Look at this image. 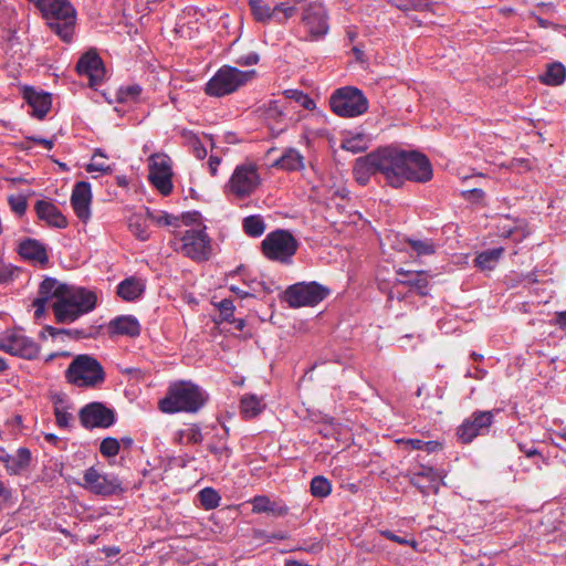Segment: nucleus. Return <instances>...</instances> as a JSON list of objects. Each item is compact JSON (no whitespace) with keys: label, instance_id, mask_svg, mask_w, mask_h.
<instances>
[{"label":"nucleus","instance_id":"54","mask_svg":"<svg viewBox=\"0 0 566 566\" xmlns=\"http://www.w3.org/2000/svg\"><path fill=\"white\" fill-rule=\"evenodd\" d=\"M462 197L471 202H482L485 198V192L480 188H473L463 191Z\"/></svg>","mask_w":566,"mask_h":566},{"label":"nucleus","instance_id":"4","mask_svg":"<svg viewBox=\"0 0 566 566\" xmlns=\"http://www.w3.org/2000/svg\"><path fill=\"white\" fill-rule=\"evenodd\" d=\"M207 397L199 386L191 381H177L169 386L165 398L159 401V409L165 413L197 412Z\"/></svg>","mask_w":566,"mask_h":566},{"label":"nucleus","instance_id":"2","mask_svg":"<svg viewBox=\"0 0 566 566\" xmlns=\"http://www.w3.org/2000/svg\"><path fill=\"white\" fill-rule=\"evenodd\" d=\"M405 151L398 147L386 146L358 157L353 167L356 181L366 186L371 176L381 174L389 186L400 188Z\"/></svg>","mask_w":566,"mask_h":566},{"label":"nucleus","instance_id":"7","mask_svg":"<svg viewBox=\"0 0 566 566\" xmlns=\"http://www.w3.org/2000/svg\"><path fill=\"white\" fill-rule=\"evenodd\" d=\"M329 106L340 117H356L367 112L368 101L360 90L345 86L331 95Z\"/></svg>","mask_w":566,"mask_h":566},{"label":"nucleus","instance_id":"29","mask_svg":"<svg viewBox=\"0 0 566 566\" xmlns=\"http://www.w3.org/2000/svg\"><path fill=\"white\" fill-rule=\"evenodd\" d=\"M54 416L56 424L60 428L69 429L72 426L73 415L69 411V406L62 396L54 398Z\"/></svg>","mask_w":566,"mask_h":566},{"label":"nucleus","instance_id":"33","mask_svg":"<svg viewBox=\"0 0 566 566\" xmlns=\"http://www.w3.org/2000/svg\"><path fill=\"white\" fill-rule=\"evenodd\" d=\"M253 512L254 513H273L276 515H284L286 513V509H276L274 502H272L268 496H255L252 500Z\"/></svg>","mask_w":566,"mask_h":566},{"label":"nucleus","instance_id":"15","mask_svg":"<svg viewBox=\"0 0 566 566\" xmlns=\"http://www.w3.org/2000/svg\"><path fill=\"white\" fill-rule=\"evenodd\" d=\"M328 293L323 285H289L283 297L291 307L314 306Z\"/></svg>","mask_w":566,"mask_h":566},{"label":"nucleus","instance_id":"6","mask_svg":"<svg viewBox=\"0 0 566 566\" xmlns=\"http://www.w3.org/2000/svg\"><path fill=\"white\" fill-rule=\"evenodd\" d=\"M65 377L77 387H96L104 382L103 366L90 355H78L69 365Z\"/></svg>","mask_w":566,"mask_h":566},{"label":"nucleus","instance_id":"34","mask_svg":"<svg viewBox=\"0 0 566 566\" xmlns=\"http://www.w3.org/2000/svg\"><path fill=\"white\" fill-rule=\"evenodd\" d=\"M128 227L138 239L145 241L149 238L146 218L142 214H133L128 220Z\"/></svg>","mask_w":566,"mask_h":566},{"label":"nucleus","instance_id":"5","mask_svg":"<svg viewBox=\"0 0 566 566\" xmlns=\"http://www.w3.org/2000/svg\"><path fill=\"white\" fill-rule=\"evenodd\" d=\"M256 76L255 70L241 71L234 66L223 65L207 82L205 93L222 97L234 93Z\"/></svg>","mask_w":566,"mask_h":566},{"label":"nucleus","instance_id":"23","mask_svg":"<svg viewBox=\"0 0 566 566\" xmlns=\"http://www.w3.org/2000/svg\"><path fill=\"white\" fill-rule=\"evenodd\" d=\"M19 254L33 264L44 265L49 262L46 248L35 239L23 240L18 248Z\"/></svg>","mask_w":566,"mask_h":566},{"label":"nucleus","instance_id":"11","mask_svg":"<svg viewBox=\"0 0 566 566\" xmlns=\"http://www.w3.org/2000/svg\"><path fill=\"white\" fill-rule=\"evenodd\" d=\"M80 485L88 492L101 496H111L124 492L122 482L116 475L104 474L94 467L85 470L83 482Z\"/></svg>","mask_w":566,"mask_h":566},{"label":"nucleus","instance_id":"32","mask_svg":"<svg viewBox=\"0 0 566 566\" xmlns=\"http://www.w3.org/2000/svg\"><path fill=\"white\" fill-rule=\"evenodd\" d=\"M566 69L562 63H552L548 65L543 82L547 85H559L565 81Z\"/></svg>","mask_w":566,"mask_h":566},{"label":"nucleus","instance_id":"22","mask_svg":"<svg viewBox=\"0 0 566 566\" xmlns=\"http://www.w3.org/2000/svg\"><path fill=\"white\" fill-rule=\"evenodd\" d=\"M39 219L45 221L49 226L59 229L67 227V220L60 209L50 201L38 200L34 206Z\"/></svg>","mask_w":566,"mask_h":566},{"label":"nucleus","instance_id":"37","mask_svg":"<svg viewBox=\"0 0 566 566\" xmlns=\"http://www.w3.org/2000/svg\"><path fill=\"white\" fill-rule=\"evenodd\" d=\"M331 482L323 475H317L311 481V493L315 497H326L331 494Z\"/></svg>","mask_w":566,"mask_h":566},{"label":"nucleus","instance_id":"41","mask_svg":"<svg viewBox=\"0 0 566 566\" xmlns=\"http://www.w3.org/2000/svg\"><path fill=\"white\" fill-rule=\"evenodd\" d=\"M178 434L180 443H200L203 439L200 428L196 424L179 431Z\"/></svg>","mask_w":566,"mask_h":566},{"label":"nucleus","instance_id":"56","mask_svg":"<svg viewBox=\"0 0 566 566\" xmlns=\"http://www.w3.org/2000/svg\"><path fill=\"white\" fill-rule=\"evenodd\" d=\"M407 274H411V273H415V277H410L406 281H398L397 283H410V284H413V283H421V282H427L428 280V274L426 272H420V271H406Z\"/></svg>","mask_w":566,"mask_h":566},{"label":"nucleus","instance_id":"17","mask_svg":"<svg viewBox=\"0 0 566 566\" xmlns=\"http://www.w3.org/2000/svg\"><path fill=\"white\" fill-rule=\"evenodd\" d=\"M78 417L85 429L108 428L115 422L114 411L102 402L85 405L80 410Z\"/></svg>","mask_w":566,"mask_h":566},{"label":"nucleus","instance_id":"19","mask_svg":"<svg viewBox=\"0 0 566 566\" xmlns=\"http://www.w3.org/2000/svg\"><path fill=\"white\" fill-rule=\"evenodd\" d=\"M76 71L80 75L87 76L92 86L102 82L105 74L104 63L94 50L87 51L80 57Z\"/></svg>","mask_w":566,"mask_h":566},{"label":"nucleus","instance_id":"1","mask_svg":"<svg viewBox=\"0 0 566 566\" xmlns=\"http://www.w3.org/2000/svg\"><path fill=\"white\" fill-rule=\"evenodd\" d=\"M96 294L75 285H40L39 295L33 300L34 317L41 318L50 304L59 323H71L90 313L96 306Z\"/></svg>","mask_w":566,"mask_h":566},{"label":"nucleus","instance_id":"28","mask_svg":"<svg viewBox=\"0 0 566 566\" xmlns=\"http://www.w3.org/2000/svg\"><path fill=\"white\" fill-rule=\"evenodd\" d=\"M504 253V248L482 251L474 259V264L481 270H493Z\"/></svg>","mask_w":566,"mask_h":566},{"label":"nucleus","instance_id":"3","mask_svg":"<svg viewBox=\"0 0 566 566\" xmlns=\"http://www.w3.org/2000/svg\"><path fill=\"white\" fill-rule=\"evenodd\" d=\"M41 14L48 28L63 42L73 39L77 12L70 0H42Z\"/></svg>","mask_w":566,"mask_h":566},{"label":"nucleus","instance_id":"61","mask_svg":"<svg viewBox=\"0 0 566 566\" xmlns=\"http://www.w3.org/2000/svg\"><path fill=\"white\" fill-rule=\"evenodd\" d=\"M193 154L198 159H203L207 156V149L197 140L193 143Z\"/></svg>","mask_w":566,"mask_h":566},{"label":"nucleus","instance_id":"16","mask_svg":"<svg viewBox=\"0 0 566 566\" xmlns=\"http://www.w3.org/2000/svg\"><path fill=\"white\" fill-rule=\"evenodd\" d=\"M182 253L193 260H207L211 245L208 234L203 230H187L180 238Z\"/></svg>","mask_w":566,"mask_h":566},{"label":"nucleus","instance_id":"14","mask_svg":"<svg viewBox=\"0 0 566 566\" xmlns=\"http://www.w3.org/2000/svg\"><path fill=\"white\" fill-rule=\"evenodd\" d=\"M149 180L164 196L172 191L171 159L165 154H154L149 157Z\"/></svg>","mask_w":566,"mask_h":566},{"label":"nucleus","instance_id":"10","mask_svg":"<svg viewBox=\"0 0 566 566\" xmlns=\"http://www.w3.org/2000/svg\"><path fill=\"white\" fill-rule=\"evenodd\" d=\"M433 170L429 158L418 150H406L402 164L401 187L406 181L424 184L432 179Z\"/></svg>","mask_w":566,"mask_h":566},{"label":"nucleus","instance_id":"44","mask_svg":"<svg viewBox=\"0 0 566 566\" xmlns=\"http://www.w3.org/2000/svg\"><path fill=\"white\" fill-rule=\"evenodd\" d=\"M22 271L18 266L0 262V283H8L20 279Z\"/></svg>","mask_w":566,"mask_h":566},{"label":"nucleus","instance_id":"26","mask_svg":"<svg viewBox=\"0 0 566 566\" xmlns=\"http://www.w3.org/2000/svg\"><path fill=\"white\" fill-rule=\"evenodd\" d=\"M273 166L287 171H295L304 167V158L297 150L290 148L274 161Z\"/></svg>","mask_w":566,"mask_h":566},{"label":"nucleus","instance_id":"52","mask_svg":"<svg viewBox=\"0 0 566 566\" xmlns=\"http://www.w3.org/2000/svg\"><path fill=\"white\" fill-rule=\"evenodd\" d=\"M260 60V56L255 52H249L247 54L239 55L234 59V63L242 65V66H250L258 64Z\"/></svg>","mask_w":566,"mask_h":566},{"label":"nucleus","instance_id":"42","mask_svg":"<svg viewBox=\"0 0 566 566\" xmlns=\"http://www.w3.org/2000/svg\"><path fill=\"white\" fill-rule=\"evenodd\" d=\"M147 218H149L153 222H155L158 226H179V218L166 212H160L156 214L147 209Z\"/></svg>","mask_w":566,"mask_h":566},{"label":"nucleus","instance_id":"48","mask_svg":"<svg viewBox=\"0 0 566 566\" xmlns=\"http://www.w3.org/2000/svg\"><path fill=\"white\" fill-rule=\"evenodd\" d=\"M214 306L218 307L221 316V321L231 322L234 317V305L233 302L229 298H223L218 303H213Z\"/></svg>","mask_w":566,"mask_h":566},{"label":"nucleus","instance_id":"27","mask_svg":"<svg viewBox=\"0 0 566 566\" xmlns=\"http://www.w3.org/2000/svg\"><path fill=\"white\" fill-rule=\"evenodd\" d=\"M264 409L262 400L256 395H244L240 400V413L244 419L259 416Z\"/></svg>","mask_w":566,"mask_h":566},{"label":"nucleus","instance_id":"25","mask_svg":"<svg viewBox=\"0 0 566 566\" xmlns=\"http://www.w3.org/2000/svg\"><path fill=\"white\" fill-rule=\"evenodd\" d=\"M31 461V453L27 448H20L15 454H11L6 469L10 475H19L27 470Z\"/></svg>","mask_w":566,"mask_h":566},{"label":"nucleus","instance_id":"45","mask_svg":"<svg viewBox=\"0 0 566 566\" xmlns=\"http://www.w3.org/2000/svg\"><path fill=\"white\" fill-rule=\"evenodd\" d=\"M343 148L354 154H357L367 149V144L363 135H357L352 138L345 139L343 142Z\"/></svg>","mask_w":566,"mask_h":566},{"label":"nucleus","instance_id":"39","mask_svg":"<svg viewBox=\"0 0 566 566\" xmlns=\"http://www.w3.org/2000/svg\"><path fill=\"white\" fill-rule=\"evenodd\" d=\"M284 95L286 98L297 102L305 109L312 111L316 106L314 99L300 90H286Z\"/></svg>","mask_w":566,"mask_h":566},{"label":"nucleus","instance_id":"43","mask_svg":"<svg viewBox=\"0 0 566 566\" xmlns=\"http://www.w3.org/2000/svg\"><path fill=\"white\" fill-rule=\"evenodd\" d=\"M142 93V87L137 84L120 87L117 92V98L122 103L134 102Z\"/></svg>","mask_w":566,"mask_h":566},{"label":"nucleus","instance_id":"62","mask_svg":"<svg viewBox=\"0 0 566 566\" xmlns=\"http://www.w3.org/2000/svg\"><path fill=\"white\" fill-rule=\"evenodd\" d=\"M520 450L525 453L527 458H532L535 455H539V452L533 447H527L525 444H520Z\"/></svg>","mask_w":566,"mask_h":566},{"label":"nucleus","instance_id":"63","mask_svg":"<svg viewBox=\"0 0 566 566\" xmlns=\"http://www.w3.org/2000/svg\"><path fill=\"white\" fill-rule=\"evenodd\" d=\"M554 323L563 329L566 328V311L556 313Z\"/></svg>","mask_w":566,"mask_h":566},{"label":"nucleus","instance_id":"21","mask_svg":"<svg viewBox=\"0 0 566 566\" xmlns=\"http://www.w3.org/2000/svg\"><path fill=\"white\" fill-rule=\"evenodd\" d=\"M106 328L109 337L126 336L134 338L139 336L142 331L138 319L133 315H118L108 322Z\"/></svg>","mask_w":566,"mask_h":566},{"label":"nucleus","instance_id":"38","mask_svg":"<svg viewBox=\"0 0 566 566\" xmlns=\"http://www.w3.org/2000/svg\"><path fill=\"white\" fill-rule=\"evenodd\" d=\"M199 500L202 507L206 510H212L219 506L221 499L217 491L211 488H206L199 492Z\"/></svg>","mask_w":566,"mask_h":566},{"label":"nucleus","instance_id":"58","mask_svg":"<svg viewBox=\"0 0 566 566\" xmlns=\"http://www.w3.org/2000/svg\"><path fill=\"white\" fill-rule=\"evenodd\" d=\"M28 139L35 144L44 146L49 150L52 149L54 146V143L52 139H46V138L35 137V136L29 137Z\"/></svg>","mask_w":566,"mask_h":566},{"label":"nucleus","instance_id":"40","mask_svg":"<svg viewBox=\"0 0 566 566\" xmlns=\"http://www.w3.org/2000/svg\"><path fill=\"white\" fill-rule=\"evenodd\" d=\"M273 10V21L277 23H283L290 18H292L296 9L295 7L286 6L284 2L276 3L274 7H272Z\"/></svg>","mask_w":566,"mask_h":566},{"label":"nucleus","instance_id":"13","mask_svg":"<svg viewBox=\"0 0 566 566\" xmlns=\"http://www.w3.org/2000/svg\"><path fill=\"white\" fill-rule=\"evenodd\" d=\"M0 349L24 359L36 358L40 350L39 345L21 329L7 331L0 335Z\"/></svg>","mask_w":566,"mask_h":566},{"label":"nucleus","instance_id":"35","mask_svg":"<svg viewBox=\"0 0 566 566\" xmlns=\"http://www.w3.org/2000/svg\"><path fill=\"white\" fill-rule=\"evenodd\" d=\"M144 292V285H117L116 290V294L126 302L139 300Z\"/></svg>","mask_w":566,"mask_h":566},{"label":"nucleus","instance_id":"64","mask_svg":"<svg viewBox=\"0 0 566 566\" xmlns=\"http://www.w3.org/2000/svg\"><path fill=\"white\" fill-rule=\"evenodd\" d=\"M410 290L409 292L411 293H417L419 295H426L427 292L424 291L427 285H419V284H416V285H410Z\"/></svg>","mask_w":566,"mask_h":566},{"label":"nucleus","instance_id":"9","mask_svg":"<svg viewBox=\"0 0 566 566\" xmlns=\"http://www.w3.org/2000/svg\"><path fill=\"white\" fill-rule=\"evenodd\" d=\"M298 248L297 240L287 230H275L261 242L264 256L271 261L289 263Z\"/></svg>","mask_w":566,"mask_h":566},{"label":"nucleus","instance_id":"24","mask_svg":"<svg viewBox=\"0 0 566 566\" xmlns=\"http://www.w3.org/2000/svg\"><path fill=\"white\" fill-rule=\"evenodd\" d=\"M25 98L32 109L31 114L39 119H43L51 108V95L49 93H39L34 90H28L25 91Z\"/></svg>","mask_w":566,"mask_h":566},{"label":"nucleus","instance_id":"53","mask_svg":"<svg viewBox=\"0 0 566 566\" xmlns=\"http://www.w3.org/2000/svg\"><path fill=\"white\" fill-rule=\"evenodd\" d=\"M381 536L386 537L387 539L394 541L396 543L402 544V545H410L413 548H417L418 543L415 539H407L405 537L398 536L394 534L391 531L385 530L380 531Z\"/></svg>","mask_w":566,"mask_h":566},{"label":"nucleus","instance_id":"60","mask_svg":"<svg viewBox=\"0 0 566 566\" xmlns=\"http://www.w3.org/2000/svg\"><path fill=\"white\" fill-rule=\"evenodd\" d=\"M400 442L410 446V448L413 450H421L424 448V441H422L420 439H407V440H400Z\"/></svg>","mask_w":566,"mask_h":566},{"label":"nucleus","instance_id":"57","mask_svg":"<svg viewBox=\"0 0 566 566\" xmlns=\"http://www.w3.org/2000/svg\"><path fill=\"white\" fill-rule=\"evenodd\" d=\"M221 163V159L218 156L211 155L208 160V167L211 176H217L218 167Z\"/></svg>","mask_w":566,"mask_h":566},{"label":"nucleus","instance_id":"31","mask_svg":"<svg viewBox=\"0 0 566 566\" xmlns=\"http://www.w3.org/2000/svg\"><path fill=\"white\" fill-rule=\"evenodd\" d=\"M243 231L252 238L261 237L265 231V223L261 216L253 214L243 219Z\"/></svg>","mask_w":566,"mask_h":566},{"label":"nucleus","instance_id":"18","mask_svg":"<svg viewBox=\"0 0 566 566\" xmlns=\"http://www.w3.org/2000/svg\"><path fill=\"white\" fill-rule=\"evenodd\" d=\"M492 422V411H475L458 428L457 434L463 443H470L478 436L488 433Z\"/></svg>","mask_w":566,"mask_h":566},{"label":"nucleus","instance_id":"36","mask_svg":"<svg viewBox=\"0 0 566 566\" xmlns=\"http://www.w3.org/2000/svg\"><path fill=\"white\" fill-rule=\"evenodd\" d=\"M408 244L412 252L418 256L431 255L436 253L437 247L431 240H412L409 239Z\"/></svg>","mask_w":566,"mask_h":566},{"label":"nucleus","instance_id":"20","mask_svg":"<svg viewBox=\"0 0 566 566\" xmlns=\"http://www.w3.org/2000/svg\"><path fill=\"white\" fill-rule=\"evenodd\" d=\"M92 191L87 181L75 184L71 195V206L76 217L86 222L91 218Z\"/></svg>","mask_w":566,"mask_h":566},{"label":"nucleus","instance_id":"46","mask_svg":"<svg viewBox=\"0 0 566 566\" xmlns=\"http://www.w3.org/2000/svg\"><path fill=\"white\" fill-rule=\"evenodd\" d=\"M119 451V442L117 439L105 438L99 446V452L106 458L115 457Z\"/></svg>","mask_w":566,"mask_h":566},{"label":"nucleus","instance_id":"8","mask_svg":"<svg viewBox=\"0 0 566 566\" xmlns=\"http://www.w3.org/2000/svg\"><path fill=\"white\" fill-rule=\"evenodd\" d=\"M260 185L261 177L258 166L253 163H244L234 168L226 185V192L239 200H243L251 197Z\"/></svg>","mask_w":566,"mask_h":566},{"label":"nucleus","instance_id":"30","mask_svg":"<svg viewBox=\"0 0 566 566\" xmlns=\"http://www.w3.org/2000/svg\"><path fill=\"white\" fill-rule=\"evenodd\" d=\"M251 13L256 22L266 24L273 21V10L264 0H248Z\"/></svg>","mask_w":566,"mask_h":566},{"label":"nucleus","instance_id":"51","mask_svg":"<svg viewBox=\"0 0 566 566\" xmlns=\"http://www.w3.org/2000/svg\"><path fill=\"white\" fill-rule=\"evenodd\" d=\"M264 116L266 119H273L280 122L283 117V112L277 101H270L264 109Z\"/></svg>","mask_w":566,"mask_h":566},{"label":"nucleus","instance_id":"59","mask_svg":"<svg viewBox=\"0 0 566 566\" xmlns=\"http://www.w3.org/2000/svg\"><path fill=\"white\" fill-rule=\"evenodd\" d=\"M11 499V491L0 481V503H7Z\"/></svg>","mask_w":566,"mask_h":566},{"label":"nucleus","instance_id":"49","mask_svg":"<svg viewBox=\"0 0 566 566\" xmlns=\"http://www.w3.org/2000/svg\"><path fill=\"white\" fill-rule=\"evenodd\" d=\"M426 478L429 481H434L438 478V474L432 468L429 467H421L418 471L413 472L410 482L411 484L421 488L420 485V479Z\"/></svg>","mask_w":566,"mask_h":566},{"label":"nucleus","instance_id":"47","mask_svg":"<svg viewBox=\"0 0 566 566\" xmlns=\"http://www.w3.org/2000/svg\"><path fill=\"white\" fill-rule=\"evenodd\" d=\"M97 157L105 158L106 155L101 149H95L92 161L86 166V170L88 172H92V171H98V172H103V174L111 172L112 168L108 165H106L105 163H98L96 160Z\"/></svg>","mask_w":566,"mask_h":566},{"label":"nucleus","instance_id":"55","mask_svg":"<svg viewBox=\"0 0 566 566\" xmlns=\"http://www.w3.org/2000/svg\"><path fill=\"white\" fill-rule=\"evenodd\" d=\"M209 451L213 453L219 460L226 459L228 460L231 455V450L228 448V446L223 444L221 447L210 444L208 447Z\"/></svg>","mask_w":566,"mask_h":566},{"label":"nucleus","instance_id":"50","mask_svg":"<svg viewBox=\"0 0 566 566\" xmlns=\"http://www.w3.org/2000/svg\"><path fill=\"white\" fill-rule=\"evenodd\" d=\"M9 206L13 212L22 216L28 207L27 198L22 195H11L8 198Z\"/></svg>","mask_w":566,"mask_h":566},{"label":"nucleus","instance_id":"12","mask_svg":"<svg viewBox=\"0 0 566 566\" xmlns=\"http://www.w3.org/2000/svg\"><path fill=\"white\" fill-rule=\"evenodd\" d=\"M301 20L307 31L306 40L318 41L328 33V14L321 2L314 1L306 4Z\"/></svg>","mask_w":566,"mask_h":566}]
</instances>
